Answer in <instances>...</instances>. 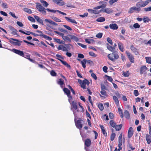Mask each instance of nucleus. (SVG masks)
Instances as JSON below:
<instances>
[{
    "label": "nucleus",
    "instance_id": "a18cd8bd",
    "mask_svg": "<svg viewBox=\"0 0 151 151\" xmlns=\"http://www.w3.org/2000/svg\"><path fill=\"white\" fill-rule=\"evenodd\" d=\"M144 3L143 1L139 2L137 3V5L141 7H144L145 6H144Z\"/></svg>",
    "mask_w": 151,
    "mask_h": 151
},
{
    "label": "nucleus",
    "instance_id": "13d9d810",
    "mask_svg": "<svg viewBox=\"0 0 151 151\" xmlns=\"http://www.w3.org/2000/svg\"><path fill=\"white\" fill-rule=\"evenodd\" d=\"M118 0H111L109 1V3L110 5H112L114 3L116 2Z\"/></svg>",
    "mask_w": 151,
    "mask_h": 151
},
{
    "label": "nucleus",
    "instance_id": "a19ab883",
    "mask_svg": "<svg viewBox=\"0 0 151 151\" xmlns=\"http://www.w3.org/2000/svg\"><path fill=\"white\" fill-rule=\"evenodd\" d=\"M70 36L71 37V38L73 40L75 41L76 42H78L79 40L78 38L74 35H70Z\"/></svg>",
    "mask_w": 151,
    "mask_h": 151
},
{
    "label": "nucleus",
    "instance_id": "f704fd0d",
    "mask_svg": "<svg viewBox=\"0 0 151 151\" xmlns=\"http://www.w3.org/2000/svg\"><path fill=\"white\" fill-rule=\"evenodd\" d=\"M105 20V18L104 17H101L98 18L96 21L98 22H104Z\"/></svg>",
    "mask_w": 151,
    "mask_h": 151
},
{
    "label": "nucleus",
    "instance_id": "603ef678",
    "mask_svg": "<svg viewBox=\"0 0 151 151\" xmlns=\"http://www.w3.org/2000/svg\"><path fill=\"white\" fill-rule=\"evenodd\" d=\"M28 19L30 21L32 22H35V19L32 17L29 16L28 17Z\"/></svg>",
    "mask_w": 151,
    "mask_h": 151
},
{
    "label": "nucleus",
    "instance_id": "c756f323",
    "mask_svg": "<svg viewBox=\"0 0 151 151\" xmlns=\"http://www.w3.org/2000/svg\"><path fill=\"white\" fill-rule=\"evenodd\" d=\"M40 1L42 4L43 6L44 7H47L48 6L49 4L46 1L43 0H41Z\"/></svg>",
    "mask_w": 151,
    "mask_h": 151
},
{
    "label": "nucleus",
    "instance_id": "39448f33",
    "mask_svg": "<svg viewBox=\"0 0 151 151\" xmlns=\"http://www.w3.org/2000/svg\"><path fill=\"white\" fill-rule=\"evenodd\" d=\"M44 22H45L47 26L50 27V28H51V26L49 25L47 23H49L50 24L55 26H56L58 25L57 23L50 19H45L44 20Z\"/></svg>",
    "mask_w": 151,
    "mask_h": 151
},
{
    "label": "nucleus",
    "instance_id": "dca6fc26",
    "mask_svg": "<svg viewBox=\"0 0 151 151\" xmlns=\"http://www.w3.org/2000/svg\"><path fill=\"white\" fill-rule=\"evenodd\" d=\"M34 17L36 20L37 21L41 24L42 25H44L43 22V20L40 19L39 17L36 15H34Z\"/></svg>",
    "mask_w": 151,
    "mask_h": 151
},
{
    "label": "nucleus",
    "instance_id": "49530a36",
    "mask_svg": "<svg viewBox=\"0 0 151 151\" xmlns=\"http://www.w3.org/2000/svg\"><path fill=\"white\" fill-rule=\"evenodd\" d=\"M24 12L29 14H31L32 12L31 9L27 8H24Z\"/></svg>",
    "mask_w": 151,
    "mask_h": 151
},
{
    "label": "nucleus",
    "instance_id": "412c9836",
    "mask_svg": "<svg viewBox=\"0 0 151 151\" xmlns=\"http://www.w3.org/2000/svg\"><path fill=\"white\" fill-rule=\"evenodd\" d=\"M113 99L115 101L116 105L118 107L119 106V101L117 97L115 96H114Z\"/></svg>",
    "mask_w": 151,
    "mask_h": 151
},
{
    "label": "nucleus",
    "instance_id": "6ab92c4d",
    "mask_svg": "<svg viewBox=\"0 0 151 151\" xmlns=\"http://www.w3.org/2000/svg\"><path fill=\"white\" fill-rule=\"evenodd\" d=\"M110 28L113 30H116L118 28L117 25L115 24H111L109 25Z\"/></svg>",
    "mask_w": 151,
    "mask_h": 151
},
{
    "label": "nucleus",
    "instance_id": "c85d7f7f",
    "mask_svg": "<svg viewBox=\"0 0 151 151\" xmlns=\"http://www.w3.org/2000/svg\"><path fill=\"white\" fill-rule=\"evenodd\" d=\"M124 115L125 117L127 119L129 118V111L127 110L125 111L124 113Z\"/></svg>",
    "mask_w": 151,
    "mask_h": 151
},
{
    "label": "nucleus",
    "instance_id": "f3484780",
    "mask_svg": "<svg viewBox=\"0 0 151 151\" xmlns=\"http://www.w3.org/2000/svg\"><path fill=\"white\" fill-rule=\"evenodd\" d=\"M75 124L76 127L79 129H80L82 127V125L81 124L80 121L79 120L75 122Z\"/></svg>",
    "mask_w": 151,
    "mask_h": 151
},
{
    "label": "nucleus",
    "instance_id": "8fccbe9b",
    "mask_svg": "<svg viewBox=\"0 0 151 151\" xmlns=\"http://www.w3.org/2000/svg\"><path fill=\"white\" fill-rule=\"evenodd\" d=\"M46 10L47 11L49 12H50L52 13H55L56 12H57L58 10H54L53 9H46Z\"/></svg>",
    "mask_w": 151,
    "mask_h": 151
},
{
    "label": "nucleus",
    "instance_id": "864d4df0",
    "mask_svg": "<svg viewBox=\"0 0 151 151\" xmlns=\"http://www.w3.org/2000/svg\"><path fill=\"white\" fill-rule=\"evenodd\" d=\"M63 26L68 30L72 31V29L69 26L65 25H63Z\"/></svg>",
    "mask_w": 151,
    "mask_h": 151
},
{
    "label": "nucleus",
    "instance_id": "7c9ffc66",
    "mask_svg": "<svg viewBox=\"0 0 151 151\" xmlns=\"http://www.w3.org/2000/svg\"><path fill=\"white\" fill-rule=\"evenodd\" d=\"M19 31L20 32H21L24 34H25V35H30V34H31L32 33V32H30L29 31H26V32H24L21 29L19 30Z\"/></svg>",
    "mask_w": 151,
    "mask_h": 151
},
{
    "label": "nucleus",
    "instance_id": "9b49d317",
    "mask_svg": "<svg viewBox=\"0 0 151 151\" xmlns=\"http://www.w3.org/2000/svg\"><path fill=\"white\" fill-rule=\"evenodd\" d=\"M126 53L127 54L130 62L132 63H134V57L127 51H126Z\"/></svg>",
    "mask_w": 151,
    "mask_h": 151
},
{
    "label": "nucleus",
    "instance_id": "0eeeda50",
    "mask_svg": "<svg viewBox=\"0 0 151 151\" xmlns=\"http://www.w3.org/2000/svg\"><path fill=\"white\" fill-rule=\"evenodd\" d=\"M94 8L95 7L93 8L94 9H89L88 10V12L91 13L97 14L102 12L103 9L98 10V9H95Z\"/></svg>",
    "mask_w": 151,
    "mask_h": 151
},
{
    "label": "nucleus",
    "instance_id": "f03ea898",
    "mask_svg": "<svg viewBox=\"0 0 151 151\" xmlns=\"http://www.w3.org/2000/svg\"><path fill=\"white\" fill-rule=\"evenodd\" d=\"M36 8L38 9V11L41 12L44 15L46 14V12L45 11L46 9H45L40 3H36Z\"/></svg>",
    "mask_w": 151,
    "mask_h": 151
},
{
    "label": "nucleus",
    "instance_id": "680f3d73",
    "mask_svg": "<svg viewBox=\"0 0 151 151\" xmlns=\"http://www.w3.org/2000/svg\"><path fill=\"white\" fill-rule=\"evenodd\" d=\"M133 93H134V96H137L139 94V93H138V91L137 90H134V91Z\"/></svg>",
    "mask_w": 151,
    "mask_h": 151
},
{
    "label": "nucleus",
    "instance_id": "6e6552de",
    "mask_svg": "<svg viewBox=\"0 0 151 151\" xmlns=\"http://www.w3.org/2000/svg\"><path fill=\"white\" fill-rule=\"evenodd\" d=\"M12 51L14 52L16 54H17L21 56L25 57L24 56V54L22 51L14 49H13L12 50Z\"/></svg>",
    "mask_w": 151,
    "mask_h": 151
},
{
    "label": "nucleus",
    "instance_id": "052dcab7",
    "mask_svg": "<svg viewBox=\"0 0 151 151\" xmlns=\"http://www.w3.org/2000/svg\"><path fill=\"white\" fill-rule=\"evenodd\" d=\"M50 74L52 76H55L56 75V73L53 70H52L50 71Z\"/></svg>",
    "mask_w": 151,
    "mask_h": 151
},
{
    "label": "nucleus",
    "instance_id": "bb28decb",
    "mask_svg": "<svg viewBox=\"0 0 151 151\" xmlns=\"http://www.w3.org/2000/svg\"><path fill=\"white\" fill-rule=\"evenodd\" d=\"M85 144L86 146L87 147L89 146L91 144V141L90 139H86L85 142Z\"/></svg>",
    "mask_w": 151,
    "mask_h": 151
},
{
    "label": "nucleus",
    "instance_id": "774afa93",
    "mask_svg": "<svg viewBox=\"0 0 151 151\" xmlns=\"http://www.w3.org/2000/svg\"><path fill=\"white\" fill-rule=\"evenodd\" d=\"M144 10L146 12L150 11H151V6H149L148 7L144 9Z\"/></svg>",
    "mask_w": 151,
    "mask_h": 151
},
{
    "label": "nucleus",
    "instance_id": "cd10ccee",
    "mask_svg": "<svg viewBox=\"0 0 151 151\" xmlns=\"http://www.w3.org/2000/svg\"><path fill=\"white\" fill-rule=\"evenodd\" d=\"M51 18L53 20L55 21L56 22H61V20L59 18H58L57 17H54V16H52L51 17Z\"/></svg>",
    "mask_w": 151,
    "mask_h": 151
},
{
    "label": "nucleus",
    "instance_id": "4468645a",
    "mask_svg": "<svg viewBox=\"0 0 151 151\" xmlns=\"http://www.w3.org/2000/svg\"><path fill=\"white\" fill-rule=\"evenodd\" d=\"M133 134V129L132 127H130L128 131V138L131 137Z\"/></svg>",
    "mask_w": 151,
    "mask_h": 151
},
{
    "label": "nucleus",
    "instance_id": "e2e57ef3",
    "mask_svg": "<svg viewBox=\"0 0 151 151\" xmlns=\"http://www.w3.org/2000/svg\"><path fill=\"white\" fill-rule=\"evenodd\" d=\"M107 42L111 45H112L113 44V42L111 39L109 37L107 38Z\"/></svg>",
    "mask_w": 151,
    "mask_h": 151
},
{
    "label": "nucleus",
    "instance_id": "4c0bfd02",
    "mask_svg": "<svg viewBox=\"0 0 151 151\" xmlns=\"http://www.w3.org/2000/svg\"><path fill=\"white\" fill-rule=\"evenodd\" d=\"M118 111L119 114L120 115V116L122 118L124 117V115L123 114V113L122 111V110L120 107H119L118 108Z\"/></svg>",
    "mask_w": 151,
    "mask_h": 151
},
{
    "label": "nucleus",
    "instance_id": "f257e3e1",
    "mask_svg": "<svg viewBox=\"0 0 151 151\" xmlns=\"http://www.w3.org/2000/svg\"><path fill=\"white\" fill-rule=\"evenodd\" d=\"M122 133H121L118 137V147L119 149H117L118 151H120V150L122 149V141L123 143H124L125 142V139L123 137L122 140Z\"/></svg>",
    "mask_w": 151,
    "mask_h": 151
},
{
    "label": "nucleus",
    "instance_id": "09e8293b",
    "mask_svg": "<svg viewBox=\"0 0 151 151\" xmlns=\"http://www.w3.org/2000/svg\"><path fill=\"white\" fill-rule=\"evenodd\" d=\"M115 136V133H113L111 134L110 137L111 140V141H113L114 140Z\"/></svg>",
    "mask_w": 151,
    "mask_h": 151
},
{
    "label": "nucleus",
    "instance_id": "e433bc0d",
    "mask_svg": "<svg viewBox=\"0 0 151 151\" xmlns=\"http://www.w3.org/2000/svg\"><path fill=\"white\" fill-rule=\"evenodd\" d=\"M140 25L138 23H135L133 24V27H132V26H130V28L133 29V27H134V28H139L140 27Z\"/></svg>",
    "mask_w": 151,
    "mask_h": 151
},
{
    "label": "nucleus",
    "instance_id": "0e129e2a",
    "mask_svg": "<svg viewBox=\"0 0 151 151\" xmlns=\"http://www.w3.org/2000/svg\"><path fill=\"white\" fill-rule=\"evenodd\" d=\"M123 75L125 77H128L129 75V72L128 71L126 72H124L123 73Z\"/></svg>",
    "mask_w": 151,
    "mask_h": 151
},
{
    "label": "nucleus",
    "instance_id": "9d476101",
    "mask_svg": "<svg viewBox=\"0 0 151 151\" xmlns=\"http://www.w3.org/2000/svg\"><path fill=\"white\" fill-rule=\"evenodd\" d=\"M148 68L146 67L145 65L142 66L140 69V73L141 74H145L146 73V71L147 70Z\"/></svg>",
    "mask_w": 151,
    "mask_h": 151
},
{
    "label": "nucleus",
    "instance_id": "3c124183",
    "mask_svg": "<svg viewBox=\"0 0 151 151\" xmlns=\"http://www.w3.org/2000/svg\"><path fill=\"white\" fill-rule=\"evenodd\" d=\"M103 36V33H102L99 32L96 35V37L97 38H100L102 37Z\"/></svg>",
    "mask_w": 151,
    "mask_h": 151
},
{
    "label": "nucleus",
    "instance_id": "20e7f679",
    "mask_svg": "<svg viewBox=\"0 0 151 151\" xmlns=\"http://www.w3.org/2000/svg\"><path fill=\"white\" fill-rule=\"evenodd\" d=\"M9 42L11 43L12 45L19 46L21 45V43L22 42L17 39H14V38H11L9 40Z\"/></svg>",
    "mask_w": 151,
    "mask_h": 151
},
{
    "label": "nucleus",
    "instance_id": "f8f14e48",
    "mask_svg": "<svg viewBox=\"0 0 151 151\" xmlns=\"http://www.w3.org/2000/svg\"><path fill=\"white\" fill-rule=\"evenodd\" d=\"M10 29L12 31V34L14 35H17V36L19 37V35L17 33V30L12 27H10Z\"/></svg>",
    "mask_w": 151,
    "mask_h": 151
},
{
    "label": "nucleus",
    "instance_id": "37998d69",
    "mask_svg": "<svg viewBox=\"0 0 151 151\" xmlns=\"http://www.w3.org/2000/svg\"><path fill=\"white\" fill-rule=\"evenodd\" d=\"M62 38L65 40H67L70 42L71 41L70 39L68 36H64V35H63Z\"/></svg>",
    "mask_w": 151,
    "mask_h": 151
},
{
    "label": "nucleus",
    "instance_id": "a878e982",
    "mask_svg": "<svg viewBox=\"0 0 151 151\" xmlns=\"http://www.w3.org/2000/svg\"><path fill=\"white\" fill-rule=\"evenodd\" d=\"M118 46L121 51L123 52L124 51L123 44L121 42H119L118 43Z\"/></svg>",
    "mask_w": 151,
    "mask_h": 151
},
{
    "label": "nucleus",
    "instance_id": "2f4dec72",
    "mask_svg": "<svg viewBox=\"0 0 151 151\" xmlns=\"http://www.w3.org/2000/svg\"><path fill=\"white\" fill-rule=\"evenodd\" d=\"M63 91L66 94L67 96L70 95V91L68 89L66 88H64L63 89Z\"/></svg>",
    "mask_w": 151,
    "mask_h": 151
},
{
    "label": "nucleus",
    "instance_id": "4d7b16f0",
    "mask_svg": "<svg viewBox=\"0 0 151 151\" xmlns=\"http://www.w3.org/2000/svg\"><path fill=\"white\" fill-rule=\"evenodd\" d=\"M89 54L90 56L92 57H96L97 56V55L93 52H89Z\"/></svg>",
    "mask_w": 151,
    "mask_h": 151
},
{
    "label": "nucleus",
    "instance_id": "bf43d9fd",
    "mask_svg": "<svg viewBox=\"0 0 151 151\" xmlns=\"http://www.w3.org/2000/svg\"><path fill=\"white\" fill-rule=\"evenodd\" d=\"M101 94L104 96H107V94L105 90H101L100 91Z\"/></svg>",
    "mask_w": 151,
    "mask_h": 151
},
{
    "label": "nucleus",
    "instance_id": "b1692460",
    "mask_svg": "<svg viewBox=\"0 0 151 151\" xmlns=\"http://www.w3.org/2000/svg\"><path fill=\"white\" fill-rule=\"evenodd\" d=\"M146 140L148 144H150L151 142V136L147 134L146 137Z\"/></svg>",
    "mask_w": 151,
    "mask_h": 151
},
{
    "label": "nucleus",
    "instance_id": "5701e85b",
    "mask_svg": "<svg viewBox=\"0 0 151 151\" xmlns=\"http://www.w3.org/2000/svg\"><path fill=\"white\" fill-rule=\"evenodd\" d=\"M57 83L60 85L61 88L63 87V85L64 84L63 81L61 78H60L58 79L57 81Z\"/></svg>",
    "mask_w": 151,
    "mask_h": 151
},
{
    "label": "nucleus",
    "instance_id": "ddd939ff",
    "mask_svg": "<svg viewBox=\"0 0 151 151\" xmlns=\"http://www.w3.org/2000/svg\"><path fill=\"white\" fill-rule=\"evenodd\" d=\"M63 0H53V1L60 6H62L65 4L64 2L62 1Z\"/></svg>",
    "mask_w": 151,
    "mask_h": 151
},
{
    "label": "nucleus",
    "instance_id": "2eb2a0df",
    "mask_svg": "<svg viewBox=\"0 0 151 151\" xmlns=\"http://www.w3.org/2000/svg\"><path fill=\"white\" fill-rule=\"evenodd\" d=\"M78 83L81 84V87L84 89H86V84L85 83V80L82 81L80 80H78Z\"/></svg>",
    "mask_w": 151,
    "mask_h": 151
},
{
    "label": "nucleus",
    "instance_id": "58836bf2",
    "mask_svg": "<svg viewBox=\"0 0 151 151\" xmlns=\"http://www.w3.org/2000/svg\"><path fill=\"white\" fill-rule=\"evenodd\" d=\"M111 126L113 128H115L116 125V124L113 120H111L109 122Z\"/></svg>",
    "mask_w": 151,
    "mask_h": 151
},
{
    "label": "nucleus",
    "instance_id": "72a5a7b5",
    "mask_svg": "<svg viewBox=\"0 0 151 151\" xmlns=\"http://www.w3.org/2000/svg\"><path fill=\"white\" fill-rule=\"evenodd\" d=\"M86 59H84L83 60L81 61V63L83 68H85L86 67Z\"/></svg>",
    "mask_w": 151,
    "mask_h": 151
},
{
    "label": "nucleus",
    "instance_id": "69168bd1",
    "mask_svg": "<svg viewBox=\"0 0 151 151\" xmlns=\"http://www.w3.org/2000/svg\"><path fill=\"white\" fill-rule=\"evenodd\" d=\"M54 39L55 42L61 44L62 43V41L60 39L57 38H55Z\"/></svg>",
    "mask_w": 151,
    "mask_h": 151
},
{
    "label": "nucleus",
    "instance_id": "ea45409f",
    "mask_svg": "<svg viewBox=\"0 0 151 151\" xmlns=\"http://www.w3.org/2000/svg\"><path fill=\"white\" fill-rule=\"evenodd\" d=\"M107 48L109 50L112 51L115 49V48L114 47H112L111 46L109 45L108 44H107Z\"/></svg>",
    "mask_w": 151,
    "mask_h": 151
},
{
    "label": "nucleus",
    "instance_id": "a211bd4d",
    "mask_svg": "<svg viewBox=\"0 0 151 151\" xmlns=\"http://www.w3.org/2000/svg\"><path fill=\"white\" fill-rule=\"evenodd\" d=\"M58 49L61 50L63 51H68V49L65 46L62 45H60L58 47Z\"/></svg>",
    "mask_w": 151,
    "mask_h": 151
},
{
    "label": "nucleus",
    "instance_id": "423d86ee",
    "mask_svg": "<svg viewBox=\"0 0 151 151\" xmlns=\"http://www.w3.org/2000/svg\"><path fill=\"white\" fill-rule=\"evenodd\" d=\"M99 4L100 5L95 7V9H99L101 8L102 9L105 8L106 5V3L104 1H101L99 2Z\"/></svg>",
    "mask_w": 151,
    "mask_h": 151
},
{
    "label": "nucleus",
    "instance_id": "6e6d98bb",
    "mask_svg": "<svg viewBox=\"0 0 151 151\" xmlns=\"http://www.w3.org/2000/svg\"><path fill=\"white\" fill-rule=\"evenodd\" d=\"M77 44L79 46H81L82 48L86 49V46L85 45H84L82 43H80L79 42H78L77 43Z\"/></svg>",
    "mask_w": 151,
    "mask_h": 151
},
{
    "label": "nucleus",
    "instance_id": "4be33fe9",
    "mask_svg": "<svg viewBox=\"0 0 151 151\" xmlns=\"http://www.w3.org/2000/svg\"><path fill=\"white\" fill-rule=\"evenodd\" d=\"M65 18L69 22L74 24H77V22L74 19H71L67 17H65Z\"/></svg>",
    "mask_w": 151,
    "mask_h": 151
},
{
    "label": "nucleus",
    "instance_id": "1a4fd4ad",
    "mask_svg": "<svg viewBox=\"0 0 151 151\" xmlns=\"http://www.w3.org/2000/svg\"><path fill=\"white\" fill-rule=\"evenodd\" d=\"M135 11L139 12L140 11V8H137L136 6H133L129 9L128 11V12L129 13H132L134 12Z\"/></svg>",
    "mask_w": 151,
    "mask_h": 151
},
{
    "label": "nucleus",
    "instance_id": "79ce46f5",
    "mask_svg": "<svg viewBox=\"0 0 151 151\" xmlns=\"http://www.w3.org/2000/svg\"><path fill=\"white\" fill-rule=\"evenodd\" d=\"M85 41L86 43H87L88 44H90L91 42H94V40L91 39H85Z\"/></svg>",
    "mask_w": 151,
    "mask_h": 151
},
{
    "label": "nucleus",
    "instance_id": "7ed1b4c3",
    "mask_svg": "<svg viewBox=\"0 0 151 151\" xmlns=\"http://www.w3.org/2000/svg\"><path fill=\"white\" fill-rule=\"evenodd\" d=\"M119 57V55L115 52H113L112 53L109 54L108 55V57L109 59L112 61H114L115 60L117 59Z\"/></svg>",
    "mask_w": 151,
    "mask_h": 151
},
{
    "label": "nucleus",
    "instance_id": "393cba45",
    "mask_svg": "<svg viewBox=\"0 0 151 151\" xmlns=\"http://www.w3.org/2000/svg\"><path fill=\"white\" fill-rule=\"evenodd\" d=\"M130 49L132 51L137 55L138 54L137 49L135 48L133 46H131L130 47Z\"/></svg>",
    "mask_w": 151,
    "mask_h": 151
},
{
    "label": "nucleus",
    "instance_id": "5fc2aeb1",
    "mask_svg": "<svg viewBox=\"0 0 151 151\" xmlns=\"http://www.w3.org/2000/svg\"><path fill=\"white\" fill-rule=\"evenodd\" d=\"M9 14L10 15L12 16L15 19H17L18 18V17H17L16 16H15V13L14 12H10L9 13Z\"/></svg>",
    "mask_w": 151,
    "mask_h": 151
},
{
    "label": "nucleus",
    "instance_id": "de8ad7c7",
    "mask_svg": "<svg viewBox=\"0 0 151 151\" xmlns=\"http://www.w3.org/2000/svg\"><path fill=\"white\" fill-rule=\"evenodd\" d=\"M66 6L68 7H70L71 8H75V6H73L71 3L69 2L67 4Z\"/></svg>",
    "mask_w": 151,
    "mask_h": 151
},
{
    "label": "nucleus",
    "instance_id": "338daca9",
    "mask_svg": "<svg viewBox=\"0 0 151 151\" xmlns=\"http://www.w3.org/2000/svg\"><path fill=\"white\" fill-rule=\"evenodd\" d=\"M98 107L99 109L101 110L102 111L104 109V106L102 104H99L98 105Z\"/></svg>",
    "mask_w": 151,
    "mask_h": 151
},
{
    "label": "nucleus",
    "instance_id": "473e14b6",
    "mask_svg": "<svg viewBox=\"0 0 151 151\" xmlns=\"http://www.w3.org/2000/svg\"><path fill=\"white\" fill-rule=\"evenodd\" d=\"M122 126V124H120L119 125H116L114 128L116 131H119L121 129Z\"/></svg>",
    "mask_w": 151,
    "mask_h": 151
},
{
    "label": "nucleus",
    "instance_id": "aec40b11",
    "mask_svg": "<svg viewBox=\"0 0 151 151\" xmlns=\"http://www.w3.org/2000/svg\"><path fill=\"white\" fill-rule=\"evenodd\" d=\"M102 12L107 14H110L113 12V10L110 8H106L104 10H103Z\"/></svg>",
    "mask_w": 151,
    "mask_h": 151
},
{
    "label": "nucleus",
    "instance_id": "c03bdc74",
    "mask_svg": "<svg viewBox=\"0 0 151 151\" xmlns=\"http://www.w3.org/2000/svg\"><path fill=\"white\" fill-rule=\"evenodd\" d=\"M145 58L147 63L149 64H151V57H146Z\"/></svg>",
    "mask_w": 151,
    "mask_h": 151
},
{
    "label": "nucleus",
    "instance_id": "c9c22d12",
    "mask_svg": "<svg viewBox=\"0 0 151 151\" xmlns=\"http://www.w3.org/2000/svg\"><path fill=\"white\" fill-rule=\"evenodd\" d=\"M71 104H72L73 107L74 109L75 110L77 109V105L76 103V102H74V101H73Z\"/></svg>",
    "mask_w": 151,
    "mask_h": 151
}]
</instances>
